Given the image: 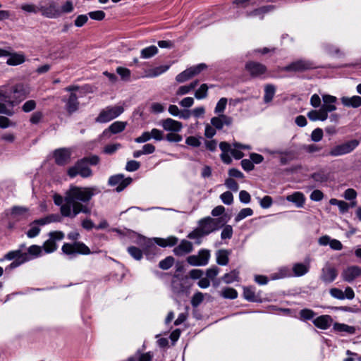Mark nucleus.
I'll return each instance as SVG.
<instances>
[{"instance_id":"a19ab883","label":"nucleus","mask_w":361,"mask_h":361,"mask_svg":"<svg viewBox=\"0 0 361 361\" xmlns=\"http://www.w3.org/2000/svg\"><path fill=\"white\" fill-rule=\"evenodd\" d=\"M158 53V49L156 46L152 45L149 47H147L140 51V56L142 59H149L154 55H156Z\"/></svg>"},{"instance_id":"4be33fe9","label":"nucleus","mask_w":361,"mask_h":361,"mask_svg":"<svg viewBox=\"0 0 361 361\" xmlns=\"http://www.w3.org/2000/svg\"><path fill=\"white\" fill-rule=\"evenodd\" d=\"M318 243L322 246H326L329 245L330 247L334 250H341L343 248L342 243L336 240L331 239L329 235H323L320 237L318 240Z\"/></svg>"},{"instance_id":"864d4df0","label":"nucleus","mask_w":361,"mask_h":361,"mask_svg":"<svg viewBox=\"0 0 361 361\" xmlns=\"http://www.w3.org/2000/svg\"><path fill=\"white\" fill-rule=\"evenodd\" d=\"M322 47L324 51L329 55H338L340 54L339 48L332 44L324 43Z\"/></svg>"},{"instance_id":"20e7f679","label":"nucleus","mask_w":361,"mask_h":361,"mask_svg":"<svg viewBox=\"0 0 361 361\" xmlns=\"http://www.w3.org/2000/svg\"><path fill=\"white\" fill-rule=\"evenodd\" d=\"M124 111L121 106H108L103 109L95 118L97 123H107L118 117Z\"/></svg>"},{"instance_id":"9d476101","label":"nucleus","mask_w":361,"mask_h":361,"mask_svg":"<svg viewBox=\"0 0 361 361\" xmlns=\"http://www.w3.org/2000/svg\"><path fill=\"white\" fill-rule=\"evenodd\" d=\"M40 13L44 17L51 19L61 16L59 4L53 0L49 1L46 6H40Z\"/></svg>"},{"instance_id":"423d86ee","label":"nucleus","mask_w":361,"mask_h":361,"mask_svg":"<svg viewBox=\"0 0 361 361\" xmlns=\"http://www.w3.org/2000/svg\"><path fill=\"white\" fill-rule=\"evenodd\" d=\"M67 173L71 178H75L78 175L82 178H88L92 175V171L85 159H81L68 169Z\"/></svg>"},{"instance_id":"79ce46f5","label":"nucleus","mask_w":361,"mask_h":361,"mask_svg":"<svg viewBox=\"0 0 361 361\" xmlns=\"http://www.w3.org/2000/svg\"><path fill=\"white\" fill-rule=\"evenodd\" d=\"M311 178L317 183H324L329 179V174L324 170H319L311 174Z\"/></svg>"},{"instance_id":"680f3d73","label":"nucleus","mask_w":361,"mask_h":361,"mask_svg":"<svg viewBox=\"0 0 361 361\" xmlns=\"http://www.w3.org/2000/svg\"><path fill=\"white\" fill-rule=\"evenodd\" d=\"M221 233L222 240L231 239L233 236V230L231 225H224Z\"/></svg>"},{"instance_id":"473e14b6","label":"nucleus","mask_w":361,"mask_h":361,"mask_svg":"<svg viewBox=\"0 0 361 361\" xmlns=\"http://www.w3.org/2000/svg\"><path fill=\"white\" fill-rule=\"evenodd\" d=\"M13 102L8 100L7 102H0V114H5L8 116H13Z\"/></svg>"},{"instance_id":"58836bf2","label":"nucleus","mask_w":361,"mask_h":361,"mask_svg":"<svg viewBox=\"0 0 361 361\" xmlns=\"http://www.w3.org/2000/svg\"><path fill=\"white\" fill-rule=\"evenodd\" d=\"M222 280L225 283L229 284L232 283L234 281H239V271L236 269H233L229 273L225 274L223 277Z\"/></svg>"},{"instance_id":"052dcab7","label":"nucleus","mask_w":361,"mask_h":361,"mask_svg":"<svg viewBox=\"0 0 361 361\" xmlns=\"http://www.w3.org/2000/svg\"><path fill=\"white\" fill-rule=\"evenodd\" d=\"M191 78H192V76L190 75V73L189 70L187 68L176 75V80L179 83H182V82L188 81V80H190Z\"/></svg>"},{"instance_id":"6ab92c4d","label":"nucleus","mask_w":361,"mask_h":361,"mask_svg":"<svg viewBox=\"0 0 361 361\" xmlns=\"http://www.w3.org/2000/svg\"><path fill=\"white\" fill-rule=\"evenodd\" d=\"M160 125L166 131L171 132H179L183 128L180 122L170 118L161 121Z\"/></svg>"},{"instance_id":"5701e85b","label":"nucleus","mask_w":361,"mask_h":361,"mask_svg":"<svg viewBox=\"0 0 361 361\" xmlns=\"http://www.w3.org/2000/svg\"><path fill=\"white\" fill-rule=\"evenodd\" d=\"M64 102L66 103L65 109L69 114H72L78 111L80 103L75 93H71L69 97L64 100Z\"/></svg>"},{"instance_id":"a18cd8bd","label":"nucleus","mask_w":361,"mask_h":361,"mask_svg":"<svg viewBox=\"0 0 361 361\" xmlns=\"http://www.w3.org/2000/svg\"><path fill=\"white\" fill-rule=\"evenodd\" d=\"M300 319L302 321L313 320L316 316V312L312 310L305 308L299 312Z\"/></svg>"},{"instance_id":"603ef678","label":"nucleus","mask_w":361,"mask_h":361,"mask_svg":"<svg viewBox=\"0 0 361 361\" xmlns=\"http://www.w3.org/2000/svg\"><path fill=\"white\" fill-rule=\"evenodd\" d=\"M20 8L27 13L36 14L40 12V6L34 4H23L20 6Z\"/></svg>"},{"instance_id":"b1692460","label":"nucleus","mask_w":361,"mask_h":361,"mask_svg":"<svg viewBox=\"0 0 361 361\" xmlns=\"http://www.w3.org/2000/svg\"><path fill=\"white\" fill-rule=\"evenodd\" d=\"M333 330L335 332L343 334L342 335H353L356 333V328L355 326L338 322L334 323Z\"/></svg>"},{"instance_id":"72a5a7b5","label":"nucleus","mask_w":361,"mask_h":361,"mask_svg":"<svg viewBox=\"0 0 361 361\" xmlns=\"http://www.w3.org/2000/svg\"><path fill=\"white\" fill-rule=\"evenodd\" d=\"M23 254L27 255V257L30 261L42 255V247L39 245H32L28 247L27 252H23Z\"/></svg>"},{"instance_id":"7c9ffc66","label":"nucleus","mask_w":361,"mask_h":361,"mask_svg":"<svg viewBox=\"0 0 361 361\" xmlns=\"http://www.w3.org/2000/svg\"><path fill=\"white\" fill-rule=\"evenodd\" d=\"M231 252L228 250H219L216 252V263L221 266H226L228 264V256Z\"/></svg>"},{"instance_id":"ea45409f","label":"nucleus","mask_w":361,"mask_h":361,"mask_svg":"<svg viewBox=\"0 0 361 361\" xmlns=\"http://www.w3.org/2000/svg\"><path fill=\"white\" fill-rule=\"evenodd\" d=\"M25 56L20 54H13L7 59L6 63L10 66H17L25 62Z\"/></svg>"},{"instance_id":"cd10ccee","label":"nucleus","mask_w":361,"mask_h":361,"mask_svg":"<svg viewBox=\"0 0 361 361\" xmlns=\"http://www.w3.org/2000/svg\"><path fill=\"white\" fill-rule=\"evenodd\" d=\"M310 270L309 263H295L293 265L292 271L293 276H302L306 274Z\"/></svg>"},{"instance_id":"2eb2a0df","label":"nucleus","mask_w":361,"mask_h":361,"mask_svg":"<svg viewBox=\"0 0 361 361\" xmlns=\"http://www.w3.org/2000/svg\"><path fill=\"white\" fill-rule=\"evenodd\" d=\"M193 250V245L190 241L182 240L178 245L174 247L173 252L176 256L182 257Z\"/></svg>"},{"instance_id":"0e129e2a","label":"nucleus","mask_w":361,"mask_h":361,"mask_svg":"<svg viewBox=\"0 0 361 361\" xmlns=\"http://www.w3.org/2000/svg\"><path fill=\"white\" fill-rule=\"evenodd\" d=\"M30 229L27 231L26 235L30 238H33L37 236L40 233V228L36 224H32V222L30 224Z\"/></svg>"},{"instance_id":"4d7b16f0","label":"nucleus","mask_w":361,"mask_h":361,"mask_svg":"<svg viewBox=\"0 0 361 361\" xmlns=\"http://www.w3.org/2000/svg\"><path fill=\"white\" fill-rule=\"evenodd\" d=\"M253 214V210L251 208L247 207L242 209L235 218V221L238 222L247 216Z\"/></svg>"},{"instance_id":"9b49d317","label":"nucleus","mask_w":361,"mask_h":361,"mask_svg":"<svg viewBox=\"0 0 361 361\" xmlns=\"http://www.w3.org/2000/svg\"><path fill=\"white\" fill-rule=\"evenodd\" d=\"M132 182L131 178H124L122 174H117L109 178L108 183L111 186H115L117 192L123 190Z\"/></svg>"},{"instance_id":"c85d7f7f","label":"nucleus","mask_w":361,"mask_h":361,"mask_svg":"<svg viewBox=\"0 0 361 361\" xmlns=\"http://www.w3.org/2000/svg\"><path fill=\"white\" fill-rule=\"evenodd\" d=\"M170 68L169 65H164L158 67H155L154 68L149 69L146 71V74L145 75L141 76L140 78H155L161 74L167 71Z\"/></svg>"},{"instance_id":"de8ad7c7","label":"nucleus","mask_w":361,"mask_h":361,"mask_svg":"<svg viewBox=\"0 0 361 361\" xmlns=\"http://www.w3.org/2000/svg\"><path fill=\"white\" fill-rule=\"evenodd\" d=\"M126 123L122 121H116L109 127V131L113 134H117L123 131L126 128Z\"/></svg>"},{"instance_id":"69168bd1","label":"nucleus","mask_w":361,"mask_h":361,"mask_svg":"<svg viewBox=\"0 0 361 361\" xmlns=\"http://www.w3.org/2000/svg\"><path fill=\"white\" fill-rule=\"evenodd\" d=\"M220 199L225 204L230 205L233 202V195L230 191H226L220 195Z\"/></svg>"},{"instance_id":"4c0bfd02","label":"nucleus","mask_w":361,"mask_h":361,"mask_svg":"<svg viewBox=\"0 0 361 361\" xmlns=\"http://www.w3.org/2000/svg\"><path fill=\"white\" fill-rule=\"evenodd\" d=\"M275 153L280 155V163L282 165L287 164L294 159V154L291 151H276Z\"/></svg>"},{"instance_id":"aec40b11","label":"nucleus","mask_w":361,"mask_h":361,"mask_svg":"<svg viewBox=\"0 0 361 361\" xmlns=\"http://www.w3.org/2000/svg\"><path fill=\"white\" fill-rule=\"evenodd\" d=\"M337 276V271L334 267L331 266H325L322 269V274L320 278L322 281L326 283H330L333 282Z\"/></svg>"},{"instance_id":"a211bd4d","label":"nucleus","mask_w":361,"mask_h":361,"mask_svg":"<svg viewBox=\"0 0 361 361\" xmlns=\"http://www.w3.org/2000/svg\"><path fill=\"white\" fill-rule=\"evenodd\" d=\"M313 324L322 330L328 329L333 324V319L329 314H323L312 320Z\"/></svg>"},{"instance_id":"6e6552de","label":"nucleus","mask_w":361,"mask_h":361,"mask_svg":"<svg viewBox=\"0 0 361 361\" xmlns=\"http://www.w3.org/2000/svg\"><path fill=\"white\" fill-rule=\"evenodd\" d=\"M49 238L47 240L42 247L45 253H51L57 250V241H61L64 238V233L62 231H56L49 233Z\"/></svg>"},{"instance_id":"2f4dec72","label":"nucleus","mask_w":361,"mask_h":361,"mask_svg":"<svg viewBox=\"0 0 361 361\" xmlns=\"http://www.w3.org/2000/svg\"><path fill=\"white\" fill-rule=\"evenodd\" d=\"M209 216H207L203 219H201L198 221V226L201 229L203 234H204L205 235H207L211 233L214 232L213 228L212 227V224L209 221Z\"/></svg>"},{"instance_id":"5fc2aeb1","label":"nucleus","mask_w":361,"mask_h":361,"mask_svg":"<svg viewBox=\"0 0 361 361\" xmlns=\"http://www.w3.org/2000/svg\"><path fill=\"white\" fill-rule=\"evenodd\" d=\"M301 149L309 154H314L322 150V147L316 144L303 145Z\"/></svg>"},{"instance_id":"393cba45","label":"nucleus","mask_w":361,"mask_h":361,"mask_svg":"<svg viewBox=\"0 0 361 361\" xmlns=\"http://www.w3.org/2000/svg\"><path fill=\"white\" fill-rule=\"evenodd\" d=\"M24 247V245H20V248L16 250H12L6 253L4 256V259L7 260H22L23 262H28L29 259L27 257V255L23 254L22 249Z\"/></svg>"},{"instance_id":"ddd939ff","label":"nucleus","mask_w":361,"mask_h":361,"mask_svg":"<svg viewBox=\"0 0 361 361\" xmlns=\"http://www.w3.org/2000/svg\"><path fill=\"white\" fill-rule=\"evenodd\" d=\"M71 150L68 148H59L54 152L55 163L59 166H65L71 161Z\"/></svg>"},{"instance_id":"49530a36","label":"nucleus","mask_w":361,"mask_h":361,"mask_svg":"<svg viewBox=\"0 0 361 361\" xmlns=\"http://www.w3.org/2000/svg\"><path fill=\"white\" fill-rule=\"evenodd\" d=\"M293 276V271H291L288 267H282L281 268L277 273L272 276V279H279L286 277Z\"/></svg>"},{"instance_id":"774afa93","label":"nucleus","mask_w":361,"mask_h":361,"mask_svg":"<svg viewBox=\"0 0 361 361\" xmlns=\"http://www.w3.org/2000/svg\"><path fill=\"white\" fill-rule=\"evenodd\" d=\"M226 104H227V99L225 97L221 98L216 105L214 112L216 114H220V113L224 112L226 109Z\"/></svg>"},{"instance_id":"e433bc0d","label":"nucleus","mask_w":361,"mask_h":361,"mask_svg":"<svg viewBox=\"0 0 361 361\" xmlns=\"http://www.w3.org/2000/svg\"><path fill=\"white\" fill-rule=\"evenodd\" d=\"M28 212V208L25 207L14 206L11 208V214L16 219L20 220L22 219Z\"/></svg>"},{"instance_id":"13d9d810","label":"nucleus","mask_w":361,"mask_h":361,"mask_svg":"<svg viewBox=\"0 0 361 361\" xmlns=\"http://www.w3.org/2000/svg\"><path fill=\"white\" fill-rule=\"evenodd\" d=\"M207 68V66L205 63H200L196 66H191L188 68L190 75L192 78H193L195 75H197L200 74L202 71L205 70Z\"/></svg>"},{"instance_id":"1a4fd4ad","label":"nucleus","mask_w":361,"mask_h":361,"mask_svg":"<svg viewBox=\"0 0 361 361\" xmlns=\"http://www.w3.org/2000/svg\"><path fill=\"white\" fill-rule=\"evenodd\" d=\"M210 259V251L207 249H202L198 255H190L187 257V262L192 266H205L209 263Z\"/></svg>"},{"instance_id":"c9c22d12","label":"nucleus","mask_w":361,"mask_h":361,"mask_svg":"<svg viewBox=\"0 0 361 361\" xmlns=\"http://www.w3.org/2000/svg\"><path fill=\"white\" fill-rule=\"evenodd\" d=\"M276 92V87L272 84H267L264 87V102L269 103L272 101Z\"/></svg>"},{"instance_id":"bf43d9fd","label":"nucleus","mask_w":361,"mask_h":361,"mask_svg":"<svg viewBox=\"0 0 361 361\" xmlns=\"http://www.w3.org/2000/svg\"><path fill=\"white\" fill-rule=\"evenodd\" d=\"M172 291L177 295L183 293L185 291V288L178 281H173L171 283Z\"/></svg>"},{"instance_id":"f257e3e1","label":"nucleus","mask_w":361,"mask_h":361,"mask_svg":"<svg viewBox=\"0 0 361 361\" xmlns=\"http://www.w3.org/2000/svg\"><path fill=\"white\" fill-rule=\"evenodd\" d=\"M101 192L99 188L78 187L71 185L66 192L64 199L60 195H54V202L57 206H61V216L73 219L80 213L90 214L92 207L88 202L92 198Z\"/></svg>"},{"instance_id":"6e6d98bb","label":"nucleus","mask_w":361,"mask_h":361,"mask_svg":"<svg viewBox=\"0 0 361 361\" xmlns=\"http://www.w3.org/2000/svg\"><path fill=\"white\" fill-rule=\"evenodd\" d=\"M173 264L174 258L172 256H169L159 262V267L163 270H167L170 269Z\"/></svg>"},{"instance_id":"338daca9","label":"nucleus","mask_w":361,"mask_h":361,"mask_svg":"<svg viewBox=\"0 0 361 361\" xmlns=\"http://www.w3.org/2000/svg\"><path fill=\"white\" fill-rule=\"evenodd\" d=\"M204 300V295L202 293L197 292L195 293L191 299V305L193 307L199 306Z\"/></svg>"},{"instance_id":"3c124183","label":"nucleus","mask_w":361,"mask_h":361,"mask_svg":"<svg viewBox=\"0 0 361 361\" xmlns=\"http://www.w3.org/2000/svg\"><path fill=\"white\" fill-rule=\"evenodd\" d=\"M209 87L207 84H202L195 91V97L197 99H202L207 97Z\"/></svg>"},{"instance_id":"7ed1b4c3","label":"nucleus","mask_w":361,"mask_h":361,"mask_svg":"<svg viewBox=\"0 0 361 361\" xmlns=\"http://www.w3.org/2000/svg\"><path fill=\"white\" fill-rule=\"evenodd\" d=\"M137 243L142 246V250L135 246H130L128 247V252L130 255L136 260H140L142 258V255L145 253L147 256L151 254L155 255L158 250L157 247L154 245L152 240L146 238L143 236H139Z\"/></svg>"},{"instance_id":"f03ea898","label":"nucleus","mask_w":361,"mask_h":361,"mask_svg":"<svg viewBox=\"0 0 361 361\" xmlns=\"http://www.w3.org/2000/svg\"><path fill=\"white\" fill-rule=\"evenodd\" d=\"M80 234L77 232H71L68 234L70 240H75L73 243H65L62 245L61 251L68 259H73L78 255H87L91 254L90 249L82 242L77 241Z\"/></svg>"},{"instance_id":"37998d69","label":"nucleus","mask_w":361,"mask_h":361,"mask_svg":"<svg viewBox=\"0 0 361 361\" xmlns=\"http://www.w3.org/2000/svg\"><path fill=\"white\" fill-rule=\"evenodd\" d=\"M233 146L237 149H232L231 154L235 159H240L244 156V154L239 149H250L248 145H244L238 142H235Z\"/></svg>"},{"instance_id":"8fccbe9b","label":"nucleus","mask_w":361,"mask_h":361,"mask_svg":"<svg viewBox=\"0 0 361 361\" xmlns=\"http://www.w3.org/2000/svg\"><path fill=\"white\" fill-rule=\"evenodd\" d=\"M209 221L212 224V227L213 228L214 231H218L219 229L222 228L226 223V221L223 217L214 219L209 216Z\"/></svg>"},{"instance_id":"412c9836","label":"nucleus","mask_w":361,"mask_h":361,"mask_svg":"<svg viewBox=\"0 0 361 361\" xmlns=\"http://www.w3.org/2000/svg\"><path fill=\"white\" fill-rule=\"evenodd\" d=\"M232 118L225 114H220L219 116L213 117L211 119V124L218 130L223 128L224 126H230L232 123Z\"/></svg>"},{"instance_id":"f704fd0d","label":"nucleus","mask_w":361,"mask_h":361,"mask_svg":"<svg viewBox=\"0 0 361 361\" xmlns=\"http://www.w3.org/2000/svg\"><path fill=\"white\" fill-rule=\"evenodd\" d=\"M307 117L312 121H325L327 119V115L321 109L312 110L307 113Z\"/></svg>"},{"instance_id":"f8f14e48","label":"nucleus","mask_w":361,"mask_h":361,"mask_svg":"<svg viewBox=\"0 0 361 361\" xmlns=\"http://www.w3.org/2000/svg\"><path fill=\"white\" fill-rule=\"evenodd\" d=\"M245 69L253 78H260L267 71L266 66L256 61H248L245 64Z\"/></svg>"},{"instance_id":"dca6fc26","label":"nucleus","mask_w":361,"mask_h":361,"mask_svg":"<svg viewBox=\"0 0 361 361\" xmlns=\"http://www.w3.org/2000/svg\"><path fill=\"white\" fill-rule=\"evenodd\" d=\"M322 99L324 104L322 105L320 109L328 116L329 112H332L336 109L335 105L337 98L334 96L329 94L322 95Z\"/></svg>"},{"instance_id":"f3484780","label":"nucleus","mask_w":361,"mask_h":361,"mask_svg":"<svg viewBox=\"0 0 361 361\" xmlns=\"http://www.w3.org/2000/svg\"><path fill=\"white\" fill-rule=\"evenodd\" d=\"M11 92L14 94L16 102H20L24 100L30 94V89L23 84H17L12 87Z\"/></svg>"},{"instance_id":"39448f33","label":"nucleus","mask_w":361,"mask_h":361,"mask_svg":"<svg viewBox=\"0 0 361 361\" xmlns=\"http://www.w3.org/2000/svg\"><path fill=\"white\" fill-rule=\"evenodd\" d=\"M359 141L357 140L347 141L344 143L334 146L328 153L324 154L323 156L339 157L349 154L359 145Z\"/></svg>"},{"instance_id":"bb28decb","label":"nucleus","mask_w":361,"mask_h":361,"mask_svg":"<svg viewBox=\"0 0 361 361\" xmlns=\"http://www.w3.org/2000/svg\"><path fill=\"white\" fill-rule=\"evenodd\" d=\"M243 297L244 298L252 302H261L260 295L255 292L254 286H248L243 288Z\"/></svg>"},{"instance_id":"09e8293b","label":"nucleus","mask_w":361,"mask_h":361,"mask_svg":"<svg viewBox=\"0 0 361 361\" xmlns=\"http://www.w3.org/2000/svg\"><path fill=\"white\" fill-rule=\"evenodd\" d=\"M329 203L331 205L338 206L339 208V210L341 213H345V212H348V210L349 209V207H350L349 204H348L347 202H345L343 200H338L335 198H331L329 200Z\"/></svg>"},{"instance_id":"a878e982","label":"nucleus","mask_w":361,"mask_h":361,"mask_svg":"<svg viewBox=\"0 0 361 361\" xmlns=\"http://www.w3.org/2000/svg\"><path fill=\"white\" fill-rule=\"evenodd\" d=\"M286 199L295 204L298 208H302L305 202V197L301 192H294L291 195H287Z\"/></svg>"},{"instance_id":"4468645a","label":"nucleus","mask_w":361,"mask_h":361,"mask_svg":"<svg viewBox=\"0 0 361 361\" xmlns=\"http://www.w3.org/2000/svg\"><path fill=\"white\" fill-rule=\"evenodd\" d=\"M360 276L361 267L355 265L346 267L341 273L343 280L348 283H352Z\"/></svg>"},{"instance_id":"e2e57ef3","label":"nucleus","mask_w":361,"mask_h":361,"mask_svg":"<svg viewBox=\"0 0 361 361\" xmlns=\"http://www.w3.org/2000/svg\"><path fill=\"white\" fill-rule=\"evenodd\" d=\"M116 73L121 76V79L125 81H128L130 77V71L128 68L123 67H118Z\"/></svg>"},{"instance_id":"0eeeda50","label":"nucleus","mask_w":361,"mask_h":361,"mask_svg":"<svg viewBox=\"0 0 361 361\" xmlns=\"http://www.w3.org/2000/svg\"><path fill=\"white\" fill-rule=\"evenodd\" d=\"M319 66L312 61L300 59L292 62L289 65L284 67L286 71L303 72L312 69H316Z\"/></svg>"},{"instance_id":"c756f323","label":"nucleus","mask_w":361,"mask_h":361,"mask_svg":"<svg viewBox=\"0 0 361 361\" xmlns=\"http://www.w3.org/2000/svg\"><path fill=\"white\" fill-rule=\"evenodd\" d=\"M341 102L345 106L357 108L361 106V97L353 96L351 97H343Z\"/></svg>"},{"instance_id":"c03bdc74","label":"nucleus","mask_w":361,"mask_h":361,"mask_svg":"<svg viewBox=\"0 0 361 361\" xmlns=\"http://www.w3.org/2000/svg\"><path fill=\"white\" fill-rule=\"evenodd\" d=\"M220 295L226 299L233 300L237 298L238 292L235 289L233 288L226 287L221 290Z\"/></svg>"}]
</instances>
